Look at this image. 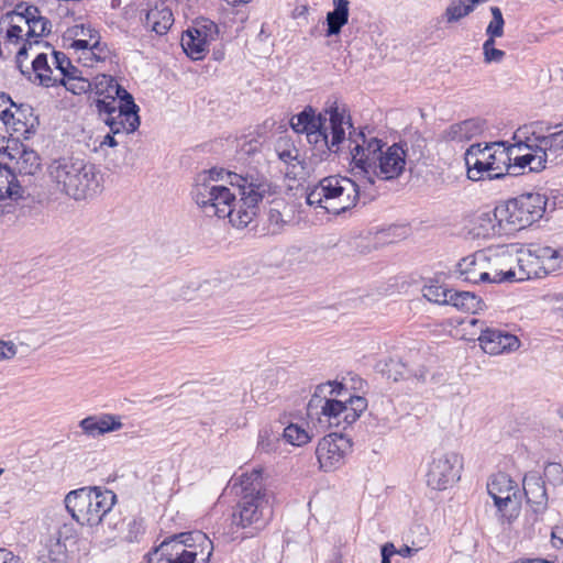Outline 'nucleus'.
I'll return each mask as SVG.
<instances>
[{"label":"nucleus","mask_w":563,"mask_h":563,"mask_svg":"<svg viewBox=\"0 0 563 563\" xmlns=\"http://www.w3.org/2000/svg\"><path fill=\"white\" fill-rule=\"evenodd\" d=\"M382 562L380 563H390V556L396 554V548L394 543L387 542L385 543L382 549Z\"/></svg>","instance_id":"obj_56"},{"label":"nucleus","mask_w":563,"mask_h":563,"mask_svg":"<svg viewBox=\"0 0 563 563\" xmlns=\"http://www.w3.org/2000/svg\"><path fill=\"white\" fill-rule=\"evenodd\" d=\"M542 257L545 260L548 268L556 272L563 269V246L560 249H543L541 250Z\"/></svg>","instance_id":"obj_44"},{"label":"nucleus","mask_w":563,"mask_h":563,"mask_svg":"<svg viewBox=\"0 0 563 563\" xmlns=\"http://www.w3.org/2000/svg\"><path fill=\"white\" fill-rule=\"evenodd\" d=\"M486 35H487V38L483 44V53H485L489 49H493V47H495L496 37H501L500 35H492V34H486Z\"/></svg>","instance_id":"obj_63"},{"label":"nucleus","mask_w":563,"mask_h":563,"mask_svg":"<svg viewBox=\"0 0 563 563\" xmlns=\"http://www.w3.org/2000/svg\"><path fill=\"white\" fill-rule=\"evenodd\" d=\"M352 173L369 185L375 179L393 180L405 170L407 151L400 144H393L384 150L385 143L377 137H367L360 131L355 137L350 132Z\"/></svg>","instance_id":"obj_2"},{"label":"nucleus","mask_w":563,"mask_h":563,"mask_svg":"<svg viewBox=\"0 0 563 563\" xmlns=\"http://www.w3.org/2000/svg\"><path fill=\"white\" fill-rule=\"evenodd\" d=\"M0 563H18V560L12 552L0 549Z\"/></svg>","instance_id":"obj_62"},{"label":"nucleus","mask_w":563,"mask_h":563,"mask_svg":"<svg viewBox=\"0 0 563 563\" xmlns=\"http://www.w3.org/2000/svg\"><path fill=\"white\" fill-rule=\"evenodd\" d=\"M346 415L345 405L342 400L325 399L321 406L320 421L327 422L330 427H342L345 429L344 416Z\"/></svg>","instance_id":"obj_30"},{"label":"nucleus","mask_w":563,"mask_h":563,"mask_svg":"<svg viewBox=\"0 0 563 563\" xmlns=\"http://www.w3.org/2000/svg\"><path fill=\"white\" fill-rule=\"evenodd\" d=\"M487 492L494 500L503 521L510 522L518 516L520 494L516 482L505 473L494 475L487 484Z\"/></svg>","instance_id":"obj_13"},{"label":"nucleus","mask_w":563,"mask_h":563,"mask_svg":"<svg viewBox=\"0 0 563 563\" xmlns=\"http://www.w3.org/2000/svg\"><path fill=\"white\" fill-rule=\"evenodd\" d=\"M26 44H24L16 53L15 62L18 68L23 75H27L31 78L32 73L35 78L40 80V84L46 87H53L58 84V77L54 75V70L51 68L47 62V56L44 53L38 54L32 62V71L23 69V60L26 57Z\"/></svg>","instance_id":"obj_21"},{"label":"nucleus","mask_w":563,"mask_h":563,"mask_svg":"<svg viewBox=\"0 0 563 563\" xmlns=\"http://www.w3.org/2000/svg\"><path fill=\"white\" fill-rule=\"evenodd\" d=\"M192 26H195L199 32H201L203 34V36H205L203 38H212L216 41L218 37V34H219L218 25L209 19H206V18L197 19L192 23Z\"/></svg>","instance_id":"obj_48"},{"label":"nucleus","mask_w":563,"mask_h":563,"mask_svg":"<svg viewBox=\"0 0 563 563\" xmlns=\"http://www.w3.org/2000/svg\"><path fill=\"white\" fill-rule=\"evenodd\" d=\"M278 158L287 165L286 175L296 179L305 172L303 161L295 144L287 137H280L276 143Z\"/></svg>","instance_id":"obj_25"},{"label":"nucleus","mask_w":563,"mask_h":563,"mask_svg":"<svg viewBox=\"0 0 563 563\" xmlns=\"http://www.w3.org/2000/svg\"><path fill=\"white\" fill-rule=\"evenodd\" d=\"M550 246H537L533 250H520L515 258L518 268L515 269V282H522L531 278H541L553 269L548 268L545 260L542 257L541 250Z\"/></svg>","instance_id":"obj_15"},{"label":"nucleus","mask_w":563,"mask_h":563,"mask_svg":"<svg viewBox=\"0 0 563 563\" xmlns=\"http://www.w3.org/2000/svg\"><path fill=\"white\" fill-rule=\"evenodd\" d=\"M478 342L482 350L490 355L509 353L520 346V341L515 334L495 327L482 328Z\"/></svg>","instance_id":"obj_16"},{"label":"nucleus","mask_w":563,"mask_h":563,"mask_svg":"<svg viewBox=\"0 0 563 563\" xmlns=\"http://www.w3.org/2000/svg\"><path fill=\"white\" fill-rule=\"evenodd\" d=\"M12 119H10L11 129L24 137H27V134L34 132V123L36 119L32 115V108L23 104H15L11 111Z\"/></svg>","instance_id":"obj_28"},{"label":"nucleus","mask_w":563,"mask_h":563,"mask_svg":"<svg viewBox=\"0 0 563 563\" xmlns=\"http://www.w3.org/2000/svg\"><path fill=\"white\" fill-rule=\"evenodd\" d=\"M108 48L106 44L100 42V36L93 38L90 47L85 51L84 55L79 58L85 62V65L92 67L96 62H103L107 58Z\"/></svg>","instance_id":"obj_40"},{"label":"nucleus","mask_w":563,"mask_h":563,"mask_svg":"<svg viewBox=\"0 0 563 563\" xmlns=\"http://www.w3.org/2000/svg\"><path fill=\"white\" fill-rule=\"evenodd\" d=\"M181 46L185 53L195 60L202 59L209 52L206 40L198 38L192 32H184L181 36Z\"/></svg>","instance_id":"obj_36"},{"label":"nucleus","mask_w":563,"mask_h":563,"mask_svg":"<svg viewBox=\"0 0 563 563\" xmlns=\"http://www.w3.org/2000/svg\"><path fill=\"white\" fill-rule=\"evenodd\" d=\"M325 115H327L325 113H324V115L322 113H319L318 115L314 114L313 118L311 119V122H309V124L307 126V130H303L302 133L308 135V133H312L313 130H318V129L323 128V125L327 124V117Z\"/></svg>","instance_id":"obj_53"},{"label":"nucleus","mask_w":563,"mask_h":563,"mask_svg":"<svg viewBox=\"0 0 563 563\" xmlns=\"http://www.w3.org/2000/svg\"><path fill=\"white\" fill-rule=\"evenodd\" d=\"M351 442L342 434L331 433L319 441L316 454L320 468L330 472L342 465Z\"/></svg>","instance_id":"obj_14"},{"label":"nucleus","mask_w":563,"mask_h":563,"mask_svg":"<svg viewBox=\"0 0 563 563\" xmlns=\"http://www.w3.org/2000/svg\"><path fill=\"white\" fill-rule=\"evenodd\" d=\"M92 42H93V40H90L89 37L88 38H74L70 46L76 51H81L80 56H82L85 51H87L90 47Z\"/></svg>","instance_id":"obj_57"},{"label":"nucleus","mask_w":563,"mask_h":563,"mask_svg":"<svg viewBox=\"0 0 563 563\" xmlns=\"http://www.w3.org/2000/svg\"><path fill=\"white\" fill-rule=\"evenodd\" d=\"M64 501L67 511L78 523L96 527L114 517L117 495L101 487H82L69 492Z\"/></svg>","instance_id":"obj_6"},{"label":"nucleus","mask_w":563,"mask_h":563,"mask_svg":"<svg viewBox=\"0 0 563 563\" xmlns=\"http://www.w3.org/2000/svg\"><path fill=\"white\" fill-rule=\"evenodd\" d=\"M349 0H333V11L327 14L325 36L339 35L349 21Z\"/></svg>","instance_id":"obj_29"},{"label":"nucleus","mask_w":563,"mask_h":563,"mask_svg":"<svg viewBox=\"0 0 563 563\" xmlns=\"http://www.w3.org/2000/svg\"><path fill=\"white\" fill-rule=\"evenodd\" d=\"M361 186L352 178L333 175L322 178L307 195L309 206H318L329 213L341 214L356 207Z\"/></svg>","instance_id":"obj_7"},{"label":"nucleus","mask_w":563,"mask_h":563,"mask_svg":"<svg viewBox=\"0 0 563 563\" xmlns=\"http://www.w3.org/2000/svg\"><path fill=\"white\" fill-rule=\"evenodd\" d=\"M551 538L555 548H561L563 545V521L552 528Z\"/></svg>","instance_id":"obj_55"},{"label":"nucleus","mask_w":563,"mask_h":563,"mask_svg":"<svg viewBox=\"0 0 563 563\" xmlns=\"http://www.w3.org/2000/svg\"><path fill=\"white\" fill-rule=\"evenodd\" d=\"M483 55H484V62L486 64H492V63H500L504 59L506 53L501 49L493 47V49H489V51L483 53Z\"/></svg>","instance_id":"obj_54"},{"label":"nucleus","mask_w":563,"mask_h":563,"mask_svg":"<svg viewBox=\"0 0 563 563\" xmlns=\"http://www.w3.org/2000/svg\"><path fill=\"white\" fill-rule=\"evenodd\" d=\"M177 540L192 553H197L196 563H209L213 553V543L208 536L201 531L183 532L177 534Z\"/></svg>","instance_id":"obj_24"},{"label":"nucleus","mask_w":563,"mask_h":563,"mask_svg":"<svg viewBox=\"0 0 563 563\" xmlns=\"http://www.w3.org/2000/svg\"><path fill=\"white\" fill-rule=\"evenodd\" d=\"M53 64L55 65V71L58 73V75H56L58 78H67L71 75L81 74L63 52H53Z\"/></svg>","instance_id":"obj_41"},{"label":"nucleus","mask_w":563,"mask_h":563,"mask_svg":"<svg viewBox=\"0 0 563 563\" xmlns=\"http://www.w3.org/2000/svg\"><path fill=\"white\" fill-rule=\"evenodd\" d=\"M23 27L18 24H12L7 31V37L10 41H18L22 37Z\"/></svg>","instance_id":"obj_59"},{"label":"nucleus","mask_w":563,"mask_h":563,"mask_svg":"<svg viewBox=\"0 0 563 563\" xmlns=\"http://www.w3.org/2000/svg\"><path fill=\"white\" fill-rule=\"evenodd\" d=\"M58 84L63 85L74 95L86 93L92 89L91 81L82 77L81 74L71 75L67 78H58Z\"/></svg>","instance_id":"obj_39"},{"label":"nucleus","mask_w":563,"mask_h":563,"mask_svg":"<svg viewBox=\"0 0 563 563\" xmlns=\"http://www.w3.org/2000/svg\"><path fill=\"white\" fill-rule=\"evenodd\" d=\"M174 23L172 10L164 3L156 4L151 8L143 19V24L147 30L155 32L157 35H164Z\"/></svg>","instance_id":"obj_27"},{"label":"nucleus","mask_w":563,"mask_h":563,"mask_svg":"<svg viewBox=\"0 0 563 563\" xmlns=\"http://www.w3.org/2000/svg\"><path fill=\"white\" fill-rule=\"evenodd\" d=\"M15 107V103L12 101L9 95L1 92L0 93V119L4 124H10V119H12L11 111Z\"/></svg>","instance_id":"obj_50"},{"label":"nucleus","mask_w":563,"mask_h":563,"mask_svg":"<svg viewBox=\"0 0 563 563\" xmlns=\"http://www.w3.org/2000/svg\"><path fill=\"white\" fill-rule=\"evenodd\" d=\"M490 12H492L493 19L486 27V34L503 36L505 21L503 18L501 10L498 7H492Z\"/></svg>","instance_id":"obj_47"},{"label":"nucleus","mask_w":563,"mask_h":563,"mask_svg":"<svg viewBox=\"0 0 563 563\" xmlns=\"http://www.w3.org/2000/svg\"><path fill=\"white\" fill-rule=\"evenodd\" d=\"M547 202L539 192L523 194L496 206L494 219L504 233L526 229L543 217Z\"/></svg>","instance_id":"obj_8"},{"label":"nucleus","mask_w":563,"mask_h":563,"mask_svg":"<svg viewBox=\"0 0 563 563\" xmlns=\"http://www.w3.org/2000/svg\"><path fill=\"white\" fill-rule=\"evenodd\" d=\"M69 37L74 38H90L93 40L99 36V33L91 27L90 24H76L67 30Z\"/></svg>","instance_id":"obj_49"},{"label":"nucleus","mask_w":563,"mask_h":563,"mask_svg":"<svg viewBox=\"0 0 563 563\" xmlns=\"http://www.w3.org/2000/svg\"><path fill=\"white\" fill-rule=\"evenodd\" d=\"M562 125L547 128V134L532 133L526 137V141L519 142V151L526 150L523 154H517L515 166L519 168H529V172L539 173L547 168V164L554 163L563 151V129L556 130Z\"/></svg>","instance_id":"obj_9"},{"label":"nucleus","mask_w":563,"mask_h":563,"mask_svg":"<svg viewBox=\"0 0 563 563\" xmlns=\"http://www.w3.org/2000/svg\"><path fill=\"white\" fill-rule=\"evenodd\" d=\"M241 494L238 516L234 519L242 528L263 530L273 517L268 492L262 476V470L243 473L240 477Z\"/></svg>","instance_id":"obj_5"},{"label":"nucleus","mask_w":563,"mask_h":563,"mask_svg":"<svg viewBox=\"0 0 563 563\" xmlns=\"http://www.w3.org/2000/svg\"><path fill=\"white\" fill-rule=\"evenodd\" d=\"M418 550L410 548L408 545H404L400 549H396V554H399L402 558H410L413 553H416Z\"/></svg>","instance_id":"obj_64"},{"label":"nucleus","mask_w":563,"mask_h":563,"mask_svg":"<svg viewBox=\"0 0 563 563\" xmlns=\"http://www.w3.org/2000/svg\"><path fill=\"white\" fill-rule=\"evenodd\" d=\"M463 457L453 451L434 450L427 461L426 483L434 490H445L461 477Z\"/></svg>","instance_id":"obj_11"},{"label":"nucleus","mask_w":563,"mask_h":563,"mask_svg":"<svg viewBox=\"0 0 563 563\" xmlns=\"http://www.w3.org/2000/svg\"><path fill=\"white\" fill-rule=\"evenodd\" d=\"M324 113L329 117V125L325 124L307 135L308 142L321 156L339 151L341 143L345 140L344 124H347L350 129L353 128L350 118L345 120L344 107H340L336 101L324 109Z\"/></svg>","instance_id":"obj_10"},{"label":"nucleus","mask_w":563,"mask_h":563,"mask_svg":"<svg viewBox=\"0 0 563 563\" xmlns=\"http://www.w3.org/2000/svg\"><path fill=\"white\" fill-rule=\"evenodd\" d=\"M12 178V172L10 168L4 167V169L0 170V200L5 199L7 196H10V180Z\"/></svg>","instance_id":"obj_51"},{"label":"nucleus","mask_w":563,"mask_h":563,"mask_svg":"<svg viewBox=\"0 0 563 563\" xmlns=\"http://www.w3.org/2000/svg\"><path fill=\"white\" fill-rule=\"evenodd\" d=\"M448 305L465 312L476 313L482 310L484 302L473 292L452 289Z\"/></svg>","instance_id":"obj_31"},{"label":"nucleus","mask_w":563,"mask_h":563,"mask_svg":"<svg viewBox=\"0 0 563 563\" xmlns=\"http://www.w3.org/2000/svg\"><path fill=\"white\" fill-rule=\"evenodd\" d=\"M544 483L560 486L563 484V466L560 463H548L543 471Z\"/></svg>","instance_id":"obj_46"},{"label":"nucleus","mask_w":563,"mask_h":563,"mask_svg":"<svg viewBox=\"0 0 563 563\" xmlns=\"http://www.w3.org/2000/svg\"><path fill=\"white\" fill-rule=\"evenodd\" d=\"M519 151V142L506 146L504 142L486 144H472L465 152L467 177L473 181L484 179H500L506 175H518L520 170L515 166V151Z\"/></svg>","instance_id":"obj_4"},{"label":"nucleus","mask_w":563,"mask_h":563,"mask_svg":"<svg viewBox=\"0 0 563 563\" xmlns=\"http://www.w3.org/2000/svg\"><path fill=\"white\" fill-rule=\"evenodd\" d=\"M279 443L280 433L273 431L271 427H264L258 432L256 450L269 454L277 451Z\"/></svg>","instance_id":"obj_37"},{"label":"nucleus","mask_w":563,"mask_h":563,"mask_svg":"<svg viewBox=\"0 0 563 563\" xmlns=\"http://www.w3.org/2000/svg\"><path fill=\"white\" fill-rule=\"evenodd\" d=\"M505 258L496 257L492 263L488 260V278H484V283H501V282H515V268L511 266L508 269L500 268L501 262ZM507 262H514L512 255H508L506 258Z\"/></svg>","instance_id":"obj_35"},{"label":"nucleus","mask_w":563,"mask_h":563,"mask_svg":"<svg viewBox=\"0 0 563 563\" xmlns=\"http://www.w3.org/2000/svg\"><path fill=\"white\" fill-rule=\"evenodd\" d=\"M522 488L528 504L534 512H542L548 506V494L543 478L536 472L525 475Z\"/></svg>","instance_id":"obj_23"},{"label":"nucleus","mask_w":563,"mask_h":563,"mask_svg":"<svg viewBox=\"0 0 563 563\" xmlns=\"http://www.w3.org/2000/svg\"><path fill=\"white\" fill-rule=\"evenodd\" d=\"M19 19L26 25L27 30L25 33V41L31 45L32 41L37 43V38L46 35L51 32L52 24L51 22L43 16H23L20 15Z\"/></svg>","instance_id":"obj_34"},{"label":"nucleus","mask_w":563,"mask_h":563,"mask_svg":"<svg viewBox=\"0 0 563 563\" xmlns=\"http://www.w3.org/2000/svg\"><path fill=\"white\" fill-rule=\"evenodd\" d=\"M16 352L18 349L14 343L0 341V361L13 358Z\"/></svg>","instance_id":"obj_52"},{"label":"nucleus","mask_w":563,"mask_h":563,"mask_svg":"<svg viewBox=\"0 0 563 563\" xmlns=\"http://www.w3.org/2000/svg\"><path fill=\"white\" fill-rule=\"evenodd\" d=\"M190 194L206 216L229 218L233 227L245 228L256 216L258 203L273 189L262 176L211 168L197 174Z\"/></svg>","instance_id":"obj_1"},{"label":"nucleus","mask_w":563,"mask_h":563,"mask_svg":"<svg viewBox=\"0 0 563 563\" xmlns=\"http://www.w3.org/2000/svg\"><path fill=\"white\" fill-rule=\"evenodd\" d=\"M10 156L11 159H15V168L20 174L34 175L40 169V157L33 150L22 147L16 151V155Z\"/></svg>","instance_id":"obj_32"},{"label":"nucleus","mask_w":563,"mask_h":563,"mask_svg":"<svg viewBox=\"0 0 563 563\" xmlns=\"http://www.w3.org/2000/svg\"><path fill=\"white\" fill-rule=\"evenodd\" d=\"M477 4V0H450L443 19L448 24L456 23L472 13Z\"/></svg>","instance_id":"obj_33"},{"label":"nucleus","mask_w":563,"mask_h":563,"mask_svg":"<svg viewBox=\"0 0 563 563\" xmlns=\"http://www.w3.org/2000/svg\"><path fill=\"white\" fill-rule=\"evenodd\" d=\"M96 108L113 134L133 133L140 126L139 106L132 96L126 100H96Z\"/></svg>","instance_id":"obj_12"},{"label":"nucleus","mask_w":563,"mask_h":563,"mask_svg":"<svg viewBox=\"0 0 563 563\" xmlns=\"http://www.w3.org/2000/svg\"><path fill=\"white\" fill-rule=\"evenodd\" d=\"M48 174L57 189L75 200L95 197L102 187V176L96 165L78 157L54 159Z\"/></svg>","instance_id":"obj_3"},{"label":"nucleus","mask_w":563,"mask_h":563,"mask_svg":"<svg viewBox=\"0 0 563 563\" xmlns=\"http://www.w3.org/2000/svg\"><path fill=\"white\" fill-rule=\"evenodd\" d=\"M283 438L291 445H303L310 441V437L306 429L296 423H290L284 429Z\"/></svg>","instance_id":"obj_42"},{"label":"nucleus","mask_w":563,"mask_h":563,"mask_svg":"<svg viewBox=\"0 0 563 563\" xmlns=\"http://www.w3.org/2000/svg\"><path fill=\"white\" fill-rule=\"evenodd\" d=\"M346 415L344 416L345 424L354 423L362 412L367 408V400L362 396H352L344 401Z\"/></svg>","instance_id":"obj_38"},{"label":"nucleus","mask_w":563,"mask_h":563,"mask_svg":"<svg viewBox=\"0 0 563 563\" xmlns=\"http://www.w3.org/2000/svg\"><path fill=\"white\" fill-rule=\"evenodd\" d=\"M485 129L484 120L472 118L449 125L441 132L440 139L444 142L463 143L482 135Z\"/></svg>","instance_id":"obj_20"},{"label":"nucleus","mask_w":563,"mask_h":563,"mask_svg":"<svg viewBox=\"0 0 563 563\" xmlns=\"http://www.w3.org/2000/svg\"><path fill=\"white\" fill-rule=\"evenodd\" d=\"M120 525L122 526L123 521L121 520L120 516L117 512H114V517H112L111 519L103 520L102 522L99 523V526L107 527L112 530L119 529Z\"/></svg>","instance_id":"obj_60"},{"label":"nucleus","mask_w":563,"mask_h":563,"mask_svg":"<svg viewBox=\"0 0 563 563\" xmlns=\"http://www.w3.org/2000/svg\"><path fill=\"white\" fill-rule=\"evenodd\" d=\"M377 367L387 378L394 382L407 378L424 382L429 372L423 364L416 362V360L404 362L401 358L396 357H389L384 362H379Z\"/></svg>","instance_id":"obj_18"},{"label":"nucleus","mask_w":563,"mask_h":563,"mask_svg":"<svg viewBox=\"0 0 563 563\" xmlns=\"http://www.w3.org/2000/svg\"><path fill=\"white\" fill-rule=\"evenodd\" d=\"M314 114L316 111L311 107H306L303 111L291 118L290 125L292 130L297 133H302L303 130H307V126Z\"/></svg>","instance_id":"obj_45"},{"label":"nucleus","mask_w":563,"mask_h":563,"mask_svg":"<svg viewBox=\"0 0 563 563\" xmlns=\"http://www.w3.org/2000/svg\"><path fill=\"white\" fill-rule=\"evenodd\" d=\"M10 192L11 195L10 196H7V198H11V199H19V198H22V195H23V190H22V187L19 185V183L15 180V176L14 174L12 173V178L10 180Z\"/></svg>","instance_id":"obj_58"},{"label":"nucleus","mask_w":563,"mask_h":563,"mask_svg":"<svg viewBox=\"0 0 563 563\" xmlns=\"http://www.w3.org/2000/svg\"><path fill=\"white\" fill-rule=\"evenodd\" d=\"M78 427L88 438H99L110 432L121 430V416L113 413L91 415L79 421Z\"/></svg>","instance_id":"obj_19"},{"label":"nucleus","mask_w":563,"mask_h":563,"mask_svg":"<svg viewBox=\"0 0 563 563\" xmlns=\"http://www.w3.org/2000/svg\"><path fill=\"white\" fill-rule=\"evenodd\" d=\"M451 291L452 289H449L443 285L430 284L424 286L423 297L434 303L448 305Z\"/></svg>","instance_id":"obj_43"},{"label":"nucleus","mask_w":563,"mask_h":563,"mask_svg":"<svg viewBox=\"0 0 563 563\" xmlns=\"http://www.w3.org/2000/svg\"><path fill=\"white\" fill-rule=\"evenodd\" d=\"M117 134H113V132L110 131V133L106 134L102 140L100 141V147L103 146H110L114 147L119 144V142L115 139Z\"/></svg>","instance_id":"obj_61"},{"label":"nucleus","mask_w":563,"mask_h":563,"mask_svg":"<svg viewBox=\"0 0 563 563\" xmlns=\"http://www.w3.org/2000/svg\"><path fill=\"white\" fill-rule=\"evenodd\" d=\"M488 258L484 252H476L462 258L457 264V273L464 282L477 284L488 278Z\"/></svg>","instance_id":"obj_22"},{"label":"nucleus","mask_w":563,"mask_h":563,"mask_svg":"<svg viewBox=\"0 0 563 563\" xmlns=\"http://www.w3.org/2000/svg\"><path fill=\"white\" fill-rule=\"evenodd\" d=\"M92 89L99 97L97 100H126L131 99L129 93L117 80L106 74H99L91 80Z\"/></svg>","instance_id":"obj_26"},{"label":"nucleus","mask_w":563,"mask_h":563,"mask_svg":"<svg viewBox=\"0 0 563 563\" xmlns=\"http://www.w3.org/2000/svg\"><path fill=\"white\" fill-rule=\"evenodd\" d=\"M147 562L154 563H195L197 553L183 548L177 540V534L165 539L147 555Z\"/></svg>","instance_id":"obj_17"}]
</instances>
